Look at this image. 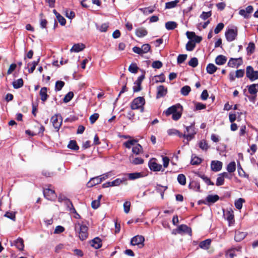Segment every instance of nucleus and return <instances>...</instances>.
I'll return each instance as SVG.
<instances>
[{
    "label": "nucleus",
    "mask_w": 258,
    "mask_h": 258,
    "mask_svg": "<svg viewBox=\"0 0 258 258\" xmlns=\"http://www.w3.org/2000/svg\"><path fill=\"white\" fill-rule=\"evenodd\" d=\"M217 70V67L213 63H209L206 68L207 72L209 74H214Z\"/></svg>",
    "instance_id": "33"
},
{
    "label": "nucleus",
    "mask_w": 258,
    "mask_h": 258,
    "mask_svg": "<svg viewBox=\"0 0 258 258\" xmlns=\"http://www.w3.org/2000/svg\"><path fill=\"white\" fill-rule=\"evenodd\" d=\"M167 92V89L163 85H160L157 87V92L156 98H160L166 95Z\"/></svg>",
    "instance_id": "21"
},
{
    "label": "nucleus",
    "mask_w": 258,
    "mask_h": 258,
    "mask_svg": "<svg viewBox=\"0 0 258 258\" xmlns=\"http://www.w3.org/2000/svg\"><path fill=\"white\" fill-rule=\"evenodd\" d=\"M247 88L250 95H256L258 92V84H253L248 85Z\"/></svg>",
    "instance_id": "23"
},
{
    "label": "nucleus",
    "mask_w": 258,
    "mask_h": 258,
    "mask_svg": "<svg viewBox=\"0 0 258 258\" xmlns=\"http://www.w3.org/2000/svg\"><path fill=\"white\" fill-rule=\"evenodd\" d=\"M163 64L161 61L156 60L153 62L152 67L155 69H160L162 67Z\"/></svg>",
    "instance_id": "58"
},
{
    "label": "nucleus",
    "mask_w": 258,
    "mask_h": 258,
    "mask_svg": "<svg viewBox=\"0 0 258 258\" xmlns=\"http://www.w3.org/2000/svg\"><path fill=\"white\" fill-rule=\"evenodd\" d=\"M219 199L217 195H209L206 198V201L210 203H214L217 202Z\"/></svg>",
    "instance_id": "38"
},
{
    "label": "nucleus",
    "mask_w": 258,
    "mask_h": 258,
    "mask_svg": "<svg viewBox=\"0 0 258 258\" xmlns=\"http://www.w3.org/2000/svg\"><path fill=\"white\" fill-rule=\"evenodd\" d=\"M223 166V163L219 161H213L211 164V167L213 171L217 172L220 171Z\"/></svg>",
    "instance_id": "19"
},
{
    "label": "nucleus",
    "mask_w": 258,
    "mask_h": 258,
    "mask_svg": "<svg viewBox=\"0 0 258 258\" xmlns=\"http://www.w3.org/2000/svg\"><path fill=\"white\" fill-rule=\"evenodd\" d=\"M183 233L191 234V230L187 226L182 224L179 226L175 231L172 232V234L175 235L177 233L182 234Z\"/></svg>",
    "instance_id": "8"
},
{
    "label": "nucleus",
    "mask_w": 258,
    "mask_h": 258,
    "mask_svg": "<svg viewBox=\"0 0 258 258\" xmlns=\"http://www.w3.org/2000/svg\"><path fill=\"white\" fill-rule=\"evenodd\" d=\"M123 180H124L121 179L120 178H117L112 181L107 182L104 183L103 184V187H108L109 186H118L123 181Z\"/></svg>",
    "instance_id": "20"
},
{
    "label": "nucleus",
    "mask_w": 258,
    "mask_h": 258,
    "mask_svg": "<svg viewBox=\"0 0 258 258\" xmlns=\"http://www.w3.org/2000/svg\"><path fill=\"white\" fill-rule=\"evenodd\" d=\"M149 167L151 170L154 171H159L162 169V165L158 164L156 162L155 159H152L149 161Z\"/></svg>",
    "instance_id": "13"
},
{
    "label": "nucleus",
    "mask_w": 258,
    "mask_h": 258,
    "mask_svg": "<svg viewBox=\"0 0 258 258\" xmlns=\"http://www.w3.org/2000/svg\"><path fill=\"white\" fill-rule=\"evenodd\" d=\"M237 35V29H229L225 32V37L226 39L229 42H231L234 40Z\"/></svg>",
    "instance_id": "7"
},
{
    "label": "nucleus",
    "mask_w": 258,
    "mask_h": 258,
    "mask_svg": "<svg viewBox=\"0 0 258 258\" xmlns=\"http://www.w3.org/2000/svg\"><path fill=\"white\" fill-rule=\"evenodd\" d=\"M101 182V180L99 178L98 176L92 178L88 182L87 186L88 187H92L96 184H98Z\"/></svg>",
    "instance_id": "28"
},
{
    "label": "nucleus",
    "mask_w": 258,
    "mask_h": 258,
    "mask_svg": "<svg viewBox=\"0 0 258 258\" xmlns=\"http://www.w3.org/2000/svg\"><path fill=\"white\" fill-rule=\"evenodd\" d=\"M190 91L191 89L189 86H184L181 89L180 92L183 95L186 96L188 94Z\"/></svg>",
    "instance_id": "45"
},
{
    "label": "nucleus",
    "mask_w": 258,
    "mask_h": 258,
    "mask_svg": "<svg viewBox=\"0 0 258 258\" xmlns=\"http://www.w3.org/2000/svg\"><path fill=\"white\" fill-rule=\"evenodd\" d=\"M74 97V93L73 92H69L68 93H67L64 97L63 98V102L65 103H68L69 101H70L73 97Z\"/></svg>",
    "instance_id": "46"
},
{
    "label": "nucleus",
    "mask_w": 258,
    "mask_h": 258,
    "mask_svg": "<svg viewBox=\"0 0 258 258\" xmlns=\"http://www.w3.org/2000/svg\"><path fill=\"white\" fill-rule=\"evenodd\" d=\"M225 219L228 221L229 226L232 225L234 223V214L232 211L227 210L224 212Z\"/></svg>",
    "instance_id": "18"
},
{
    "label": "nucleus",
    "mask_w": 258,
    "mask_h": 258,
    "mask_svg": "<svg viewBox=\"0 0 258 258\" xmlns=\"http://www.w3.org/2000/svg\"><path fill=\"white\" fill-rule=\"evenodd\" d=\"M68 148L74 150H77L79 149V147L77 145L75 141H71L68 145Z\"/></svg>",
    "instance_id": "52"
},
{
    "label": "nucleus",
    "mask_w": 258,
    "mask_h": 258,
    "mask_svg": "<svg viewBox=\"0 0 258 258\" xmlns=\"http://www.w3.org/2000/svg\"><path fill=\"white\" fill-rule=\"evenodd\" d=\"M140 10L144 14L148 15L152 13L154 10L151 8H145L140 9Z\"/></svg>",
    "instance_id": "55"
},
{
    "label": "nucleus",
    "mask_w": 258,
    "mask_h": 258,
    "mask_svg": "<svg viewBox=\"0 0 258 258\" xmlns=\"http://www.w3.org/2000/svg\"><path fill=\"white\" fill-rule=\"evenodd\" d=\"M255 49V45L254 44L253 42H250L249 43L248 46L246 48L247 51L248 53L251 54L252 53Z\"/></svg>",
    "instance_id": "53"
},
{
    "label": "nucleus",
    "mask_w": 258,
    "mask_h": 258,
    "mask_svg": "<svg viewBox=\"0 0 258 258\" xmlns=\"http://www.w3.org/2000/svg\"><path fill=\"white\" fill-rule=\"evenodd\" d=\"M145 239L142 235H137L133 237L131 239V244L133 245H139L141 247L144 245Z\"/></svg>",
    "instance_id": "9"
},
{
    "label": "nucleus",
    "mask_w": 258,
    "mask_h": 258,
    "mask_svg": "<svg viewBox=\"0 0 258 258\" xmlns=\"http://www.w3.org/2000/svg\"><path fill=\"white\" fill-rule=\"evenodd\" d=\"M148 34L147 30L143 28H139L136 30V35L139 37H143Z\"/></svg>",
    "instance_id": "25"
},
{
    "label": "nucleus",
    "mask_w": 258,
    "mask_h": 258,
    "mask_svg": "<svg viewBox=\"0 0 258 258\" xmlns=\"http://www.w3.org/2000/svg\"><path fill=\"white\" fill-rule=\"evenodd\" d=\"M150 49L151 46L149 44H143L141 48L137 46H135L133 48V52L140 55L147 53Z\"/></svg>",
    "instance_id": "6"
},
{
    "label": "nucleus",
    "mask_w": 258,
    "mask_h": 258,
    "mask_svg": "<svg viewBox=\"0 0 258 258\" xmlns=\"http://www.w3.org/2000/svg\"><path fill=\"white\" fill-rule=\"evenodd\" d=\"M139 68L136 63H132L128 68V71L132 73H137Z\"/></svg>",
    "instance_id": "49"
},
{
    "label": "nucleus",
    "mask_w": 258,
    "mask_h": 258,
    "mask_svg": "<svg viewBox=\"0 0 258 258\" xmlns=\"http://www.w3.org/2000/svg\"><path fill=\"white\" fill-rule=\"evenodd\" d=\"M131 207V202L129 201L125 202L123 204L124 212L128 213L130 212Z\"/></svg>",
    "instance_id": "62"
},
{
    "label": "nucleus",
    "mask_w": 258,
    "mask_h": 258,
    "mask_svg": "<svg viewBox=\"0 0 258 258\" xmlns=\"http://www.w3.org/2000/svg\"><path fill=\"white\" fill-rule=\"evenodd\" d=\"M211 243V240L210 239H206L199 243V247L203 249H208L210 247Z\"/></svg>",
    "instance_id": "26"
},
{
    "label": "nucleus",
    "mask_w": 258,
    "mask_h": 258,
    "mask_svg": "<svg viewBox=\"0 0 258 258\" xmlns=\"http://www.w3.org/2000/svg\"><path fill=\"white\" fill-rule=\"evenodd\" d=\"M155 83L164 82L165 80V77L163 74L155 76L153 79Z\"/></svg>",
    "instance_id": "44"
},
{
    "label": "nucleus",
    "mask_w": 258,
    "mask_h": 258,
    "mask_svg": "<svg viewBox=\"0 0 258 258\" xmlns=\"http://www.w3.org/2000/svg\"><path fill=\"white\" fill-rule=\"evenodd\" d=\"M65 204L67 207L68 210L70 213H76V210L73 206L72 203L69 200H66L65 201Z\"/></svg>",
    "instance_id": "37"
},
{
    "label": "nucleus",
    "mask_w": 258,
    "mask_h": 258,
    "mask_svg": "<svg viewBox=\"0 0 258 258\" xmlns=\"http://www.w3.org/2000/svg\"><path fill=\"white\" fill-rule=\"evenodd\" d=\"M246 75L252 82L258 79V71H254L253 68L251 66L246 67Z\"/></svg>",
    "instance_id": "5"
},
{
    "label": "nucleus",
    "mask_w": 258,
    "mask_h": 258,
    "mask_svg": "<svg viewBox=\"0 0 258 258\" xmlns=\"http://www.w3.org/2000/svg\"><path fill=\"white\" fill-rule=\"evenodd\" d=\"M99 115L98 113H94L90 117V121L91 124H93L99 118Z\"/></svg>",
    "instance_id": "59"
},
{
    "label": "nucleus",
    "mask_w": 258,
    "mask_h": 258,
    "mask_svg": "<svg viewBox=\"0 0 258 258\" xmlns=\"http://www.w3.org/2000/svg\"><path fill=\"white\" fill-rule=\"evenodd\" d=\"M244 202V200L242 198L238 199L237 201L235 202V207L238 209L240 210L242 207L243 203Z\"/></svg>",
    "instance_id": "47"
},
{
    "label": "nucleus",
    "mask_w": 258,
    "mask_h": 258,
    "mask_svg": "<svg viewBox=\"0 0 258 258\" xmlns=\"http://www.w3.org/2000/svg\"><path fill=\"white\" fill-rule=\"evenodd\" d=\"M43 194L44 196L49 200H52L56 197L54 190L50 188L44 189L43 190Z\"/></svg>",
    "instance_id": "14"
},
{
    "label": "nucleus",
    "mask_w": 258,
    "mask_h": 258,
    "mask_svg": "<svg viewBox=\"0 0 258 258\" xmlns=\"http://www.w3.org/2000/svg\"><path fill=\"white\" fill-rule=\"evenodd\" d=\"M198 176L201 178L208 185H214V183L211 181L210 178H209L205 175L198 174Z\"/></svg>",
    "instance_id": "48"
},
{
    "label": "nucleus",
    "mask_w": 258,
    "mask_h": 258,
    "mask_svg": "<svg viewBox=\"0 0 258 258\" xmlns=\"http://www.w3.org/2000/svg\"><path fill=\"white\" fill-rule=\"evenodd\" d=\"M177 180L181 185H184L186 184V177L183 174L178 175Z\"/></svg>",
    "instance_id": "42"
},
{
    "label": "nucleus",
    "mask_w": 258,
    "mask_h": 258,
    "mask_svg": "<svg viewBox=\"0 0 258 258\" xmlns=\"http://www.w3.org/2000/svg\"><path fill=\"white\" fill-rule=\"evenodd\" d=\"M51 121L54 127L57 130H58L62 123V119L60 116H58L57 115L52 116Z\"/></svg>",
    "instance_id": "15"
},
{
    "label": "nucleus",
    "mask_w": 258,
    "mask_h": 258,
    "mask_svg": "<svg viewBox=\"0 0 258 258\" xmlns=\"http://www.w3.org/2000/svg\"><path fill=\"white\" fill-rule=\"evenodd\" d=\"M186 131L187 133V136H186L187 141H190L194 138L195 135L196 134V131L194 125L186 126Z\"/></svg>",
    "instance_id": "11"
},
{
    "label": "nucleus",
    "mask_w": 258,
    "mask_h": 258,
    "mask_svg": "<svg viewBox=\"0 0 258 258\" xmlns=\"http://www.w3.org/2000/svg\"><path fill=\"white\" fill-rule=\"evenodd\" d=\"M226 60L227 58L226 56L223 55H219L216 58L215 62L218 65H223L226 62Z\"/></svg>",
    "instance_id": "29"
},
{
    "label": "nucleus",
    "mask_w": 258,
    "mask_h": 258,
    "mask_svg": "<svg viewBox=\"0 0 258 258\" xmlns=\"http://www.w3.org/2000/svg\"><path fill=\"white\" fill-rule=\"evenodd\" d=\"M224 178L223 176L221 175V173L218 175V176L217 178L216 184L217 186H220L224 184Z\"/></svg>",
    "instance_id": "50"
},
{
    "label": "nucleus",
    "mask_w": 258,
    "mask_h": 258,
    "mask_svg": "<svg viewBox=\"0 0 258 258\" xmlns=\"http://www.w3.org/2000/svg\"><path fill=\"white\" fill-rule=\"evenodd\" d=\"M24 82L22 79H19L13 82V86L15 89H19L23 86Z\"/></svg>",
    "instance_id": "36"
},
{
    "label": "nucleus",
    "mask_w": 258,
    "mask_h": 258,
    "mask_svg": "<svg viewBox=\"0 0 258 258\" xmlns=\"http://www.w3.org/2000/svg\"><path fill=\"white\" fill-rule=\"evenodd\" d=\"M186 58V54H179L177 57V62L178 63H181L185 60Z\"/></svg>",
    "instance_id": "61"
},
{
    "label": "nucleus",
    "mask_w": 258,
    "mask_h": 258,
    "mask_svg": "<svg viewBox=\"0 0 258 258\" xmlns=\"http://www.w3.org/2000/svg\"><path fill=\"white\" fill-rule=\"evenodd\" d=\"M188 64L193 67L195 68L198 65V60L196 57H193L188 62Z\"/></svg>",
    "instance_id": "56"
},
{
    "label": "nucleus",
    "mask_w": 258,
    "mask_h": 258,
    "mask_svg": "<svg viewBox=\"0 0 258 258\" xmlns=\"http://www.w3.org/2000/svg\"><path fill=\"white\" fill-rule=\"evenodd\" d=\"M227 170L229 173L234 172L236 170V164L235 162L229 163L226 168Z\"/></svg>",
    "instance_id": "39"
},
{
    "label": "nucleus",
    "mask_w": 258,
    "mask_h": 258,
    "mask_svg": "<svg viewBox=\"0 0 258 258\" xmlns=\"http://www.w3.org/2000/svg\"><path fill=\"white\" fill-rule=\"evenodd\" d=\"M97 29L102 32H104L107 31L108 28V24L107 23H104L101 25L99 26H97Z\"/></svg>",
    "instance_id": "54"
},
{
    "label": "nucleus",
    "mask_w": 258,
    "mask_h": 258,
    "mask_svg": "<svg viewBox=\"0 0 258 258\" xmlns=\"http://www.w3.org/2000/svg\"><path fill=\"white\" fill-rule=\"evenodd\" d=\"M64 85V82L61 81H57L55 83V90L56 91H59L61 90L62 87Z\"/></svg>",
    "instance_id": "43"
},
{
    "label": "nucleus",
    "mask_w": 258,
    "mask_h": 258,
    "mask_svg": "<svg viewBox=\"0 0 258 258\" xmlns=\"http://www.w3.org/2000/svg\"><path fill=\"white\" fill-rule=\"evenodd\" d=\"M243 60L241 57L237 58H231L228 62V65L230 67L238 68L241 66Z\"/></svg>",
    "instance_id": "12"
},
{
    "label": "nucleus",
    "mask_w": 258,
    "mask_h": 258,
    "mask_svg": "<svg viewBox=\"0 0 258 258\" xmlns=\"http://www.w3.org/2000/svg\"><path fill=\"white\" fill-rule=\"evenodd\" d=\"M129 161L131 163L134 165L142 164L144 163L143 159L133 154H131L129 156Z\"/></svg>",
    "instance_id": "17"
},
{
    "label": "nucleus",
    "mask_w": 258,
    "mask_h": 258,
    "mask_svg": "<svg viewBox=\"0 0 258 258\" xmlns=\"http://www.w3.org/2000/svg\"><path fill=\"white\" fill-rule=\"evenodd\" d=\"M179 1L178 0H175V1L167 2L165 4V8L170 9L175 8L177 6V5L179 3Z\"/></svg>",
    "instance_id": "35"
},
{
    "label": "nucleus",
    "mask_w": 258,
    "mask_h": 258,
    "mask_svg": "<svg viewBox=\"0 0 258 258\" xmlns=\"http://www.w3.org/2000/svg\"><path fill=\"white\" fill-rule=\"evenodd\" d=\"M211 15H212V14H211V11H209L208 12H203L202 13V14L201 15L200 18L201 19H202L203 20H205L207 19H208L209 17H210L211 16Z\"/></svg>",
    "instance_id": "64"
},
{
    "label": "nucleus",
    "mask_w": 258,
    "mask_h": 258,
    "mask_svg": "<svg viewBox=\"0 0 258 258\" xmlns=\"http://www.w3.org/2000/svg\"><path fill=\"white\" fill-rule=\"evenodd\" d=\"M182 106L180 104H176L168 108L165 111L166 116L172 115V118L174 120H178L181 116Z\"/></svg>",
    "instance_id": "1"
},
{
    "label": "nucleus",
    "mask_w": 258,
    "mask_h": 258,
    "mask_svg": "<svg viewBox=\"0 0 258 258\" xmlns=\"http://www.w3.org/2000/svg\"><path fill=\"white\" fill-rule=\"evenodd\" d=\"M245 236L246 233L245 232L237 231L235 232L234 238L236 241H240L243 239Z\"/></svg>",
    "instance_id": "30"
},
{
    "label": "nucleus",
    "mask_w": 258,
    "mask_h": 258,
    "mask_svg": "<svg viewBox=\"0 0 258 258\" xmlns=\"http://www.w3.org/2000/svg\"><path fill=\"white\" fill-rule=\"evenodd\" d=\"M145 103V99L143 97H138L134 99L132 102L131 107L132 109H139L141 108L143 110V106Z\"/></svg>",
    "instance_id": "4"
},
{
    "label": "nucleus",
    "mask_w": 258,
    "mask_h": 258,
    "mask_svg": "<svg viewBox=\"0 0 258 258\" xmlns=\"http://www.w3.org/2000/svg\"><path fill=\"white\" fill-rule=\"evenodd\" d=\"M241 247H237L229 249L226 251L225 256L226 258H234L236 256V252L241 251Z\"/></svg>",
    "instance_id": "16"
},
{
    "label": "nucleus",
    "mask_w": 258,
    "mask_h": 258,
    "mask_svg": "<svg viewBox=\"0 0 258 258\" xmlns=\"http://www.w3.org/2000/svg\"><path fill=\"white\" fill-rule=\"evenodd\" d=\"M224 28V24L222 23H219L214 30L215 34L219 33Z\"/></svg>",
    "instance_id": "63"
},
{
    "label": "nucleus",
    "mask_w": 258,
    "mask_h": 258,
    "mask_svg": "<svg viewBox=\"0 0 258 258\" xmlns=\"http://www.w3.org/2000/svg\"><path fill=\"white\" fill-rule=\"evenodd\" d=\"M128 179L130 180H135L143 177V175L141 172H135L128 173L127 174Z\"/></svg>",
    "instance_id": "31"
},
{
    "label": "nucleus",
    "mask_w": 258,
    "mask_h": 258,
    "mask_svg": "<svg viewBox=\"0 0 258 258\" xmlns=\"http://www.w3.org/2000/svg\"><path fill=\"white\" fill-rule=\"evenodd\" d=\"M199 146L202 150L206 151L209 148V146L205 140H202L199 142Z\"/></svg>",
    "instance_id": "34"
},
{
    "label": "nucleus",
    "mask_w": 258,
    "mask_h": 258,
    "mask_svg": "<svg viewBox=\"0 0 258 258\" xmlns=\"http://www.w3.org/2000/svg\"><path fill=\"white\" fill-rule=\"evenodd\" d=\"M47 89L46 87H42L39 92L41 100L44 102L48 97L47 94Z\"/></svg>",
    "instance_id": "27"
},
{
    "label": "nucleus",
    "mask_w": 258,
    "mask_h": 258,
    "mask_svg": "<svg viewBox=\"0 0 258 258\" xmlns=\"http://www.w3.org/2000/svg\"><path fill=\"white\" fill-rule=\"evenodd\" d=\"M177 26L176 23L173 21H169L165 24V27L167 30H173Z\"/></svg>",
    "instance_id": "40"
},
{
    "label": "nucleus",
    "mask_w": 258,
    "mask_h": 258,
    "mask_svg": "<svg viewBox=\"0 0 258 258\" xmlns=\"http://www.w3.org/2000/svg\"><path fill=\"white\" fill-rule=\"evenodd\" d=\"M123 146L126 148L130 149L132 148V153L133 155H138L142 152L143 148L142 147L137 144V141L135 139L128 140L123 143Z\"/></svg>",
    "instance_id": "2"
},
{
    "label": "nucleus",
    "mask_w": 258,
    "mask_h": 258,
    "mask_svg": "<svg viewBox=\"0 0 258 258\" xmlns=\"http://www.w3.org/2000/svg\"><path fill=\"white\" fill-rule=\"evenodd\" d=\"M88 229L87 226L83 223L78 222L75 225V230L81 240H84L88 237Z\"/></svg>",
    "instance_id": "3"
},
{
    "label": "nucleus",
    "mask_w": 258,
    "mask_h": 258,
    "mask_svg": "<svg viewBox=\"0 0 258 258\" xmlns=\"http://www.w3.org/2000/svg\"><path fill=\"white\" fill-rule=\"evenodd\" d=\"M5 216L15 221L16 216H15V213L13 212H7L5 214Z\"/></svg>",
    "instance_id": "57"
},
{
    "label": "nucleus",
    "mask_w": 258,
    "mask_h": 258,
    "mask_svg": "<svg viewBox=\"0 0 258 258\" xmlns=\"http://www.w3.org/2000/svg\"><path fill=\"white\" fill-rule=\"evenodd\" d=\"M253 8L252 6H247L245 9H241L239 11V14L243 16L245 19H248L250 17V14L252 13Z\"/></svg>",
    "instance_id": "10"
},
{
    "label": "nucleus",
    "mask_w": 258,
    "mask_h": 258,
    "mask_svg": "<svg viewBox=\"0 0 258 258\" xmlns=\"http://www.w3.org/2000/svg\"><path fill=\"white\" fill-rule=\"evenodd\" d=\"M195 46L196 44L195 42L189 41L186 45V49L188 51H192L194 50Z\"/></svg>",
    "instance_id": "51"
},
{
    "label": "nucleus",
    "mask_w": 258,
    "mask_h": 258,
    "mask_svg": "<svg viewBox=\"0 0 258 258\" xmlns=\"http://www.w3.org/2000/svg\"><path fill=\"white\" fill-rule=\"evenodd\" d=\"M15 244L18 249L20 250H23L24 244V241L22 238H19L15 241Z\"/></svg>",
    "instance_id": "32"
},
{
    "label": "nucleus",
    "mask_w": 258,
    "mask_h": 258,
    "mask_svg": "<svg viewBox=\"0 0 258 258\" xmlns=\"http://www.w3.org/2000/svg\"><path fill=\"white\" fill-rule=\"evenodd\" d=\"M90 244L95 249H98L102 246V241L99 237H96L90 241Z\"/></svg>",
    "instance_id": "22"
},
{
    "label": "nucleus",
    "mask_w": 258,
    "mask_h": 258,
    "mask_svg": "<svg viewBox=\"0 0 258 258\" xmlns=\"http://www.w3.org/2000/svg\"><path fill=\"white\" fill-rule=\"evenodd\" d=\"M85 45L83 43H77L73 45V46L71 49L70 51L71 52H78L80 51L83 50L85 48Z\"/></svg>",
    "instance_id": "24"
},
{
    "label": "nucleus",
    "mask_w": 258,
    "mask_h": 258,
    "mask_svg": "<svg viewBox=\"0 0 258 258\" xmlns=\"http://www.w3.org/2000/svg\"><path fill=\"white\" fill-rule=\"evenodd\" d=\"M202 159L196 156L192 155L191 156V164L192 165H199L202 162Z\"/></svg>",
    "instance_id": "41"
},
{
    "label": "nucleus",
    "mask_w": 258,
    "mask_h": 258,
    "mask_svg": "<svg viewBox=\"0 0 258 258\" xmlns=\"http://www.w3.org/2000/svg\"><path fill=\"white\" fill-rule=\"evenodd\" d=\"M39 61V58L38 59L37 61H34L32 62L31 65L32 66L29 69L28 72L29 73H32L35 69L36 66L38 64Z\"/></svg>",
    "instance_id": "60"
}]
</instances>
